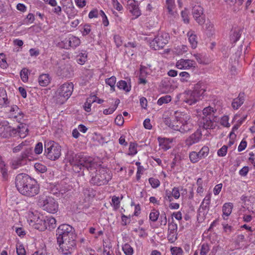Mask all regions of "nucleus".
Wrapping results in <instances>:
<instances>
[{
    "instance_id": "obj_22",
    "label": "nucleus",
    "mask_w": 255,
    "mask_h": 255,
    "mask_svg": "<svg viewBox=\"0 0 255 255\" xmlns=\"http://www.w3.org/2000/svg\"><path fill=\"white\" fill-rule=\"evenodd\" d=\"M233 207L231 203H226L224 204L222 208L223 217L224 219H227V217L231 214Z\"/></svg>"
},
{
    "instance_id": "obj_11",
    "label": "nucleus",
    "mask_w": 255,
    "mask_h": 255,
    "mask_svg": "<svg viewBox=\"0 0 255 255\" xmlns=\"http://www.w3.org/2000/svg\"><path fill=\"white\" fill-rule=\"evenodd\" d=\"M17 130L9 125L6 121L0 122V136L2 138H9L15 134Z\"/></svg>"
},
{
    "instance_id": "obj_57",
    "label": "nucleus",
    "mask_w": 255,
    "mask_h": 255,
    "mask_svg": "<svg viewBox=\"0 0 255 255\" xmlns=\"http://www.w3.org/2000/svg\"><path fill=\"white\" fill-rule=\"evenodd\" d=\"M16 253L18 255H25V250L22 245L19 244L16 246Z\"/></svg>"
},
{
    "instance_id": "obj_40",
    "label": "nucleus",
    "mask_w": 255,
    "mask_h": 255,
    "mask_svg": "<svg viewBox=\"0 0 255 255\" xmlns=\"http://www.w3.org/2000/svg\"><path fill=\"white\" fill-rule=\"evenodd\" d=\"M159 216V212L158 210L153 209L149 214V219L152 222H156Z\"/></svg>"
},
{
    "instance_id": "obj_29",
    "label": "nucleus",
    "mask_w": 255,
    "mask_h": 255,
    "mask_svg": "<svg viewBox=\"0 0 255 255\" xmlns=\"http://www.w3.org/2000/svg\"><path fill=\"white\" fill-rule=\"evenodd\" d=\"M87 60V53L86 51H82L77 56L76 61L80 65H83Z\"/></svg>"
},
{
    "instance_id": "obj_8",
    "label": "nucleus",
    "mask_w": 255,
    "mask_h": 255,
    "mask_svg": "<svg viewBox=\"0 0 255 255\" xmlns=\"http://www.w3.org/2000/svg\"><path fill=\"white\" fill-rule=\"evenodd\" d=\"M38 203L39 206L48 213L54 214L58 210L57 202L51 197H41L39 199Z\"/></svg>"
},
{
    "instance_id": "obj_42",
    "label": "nucleus",
    "mask_w": 255,
    "mask_h": 255,
    "mask_svg": "<svg viewBox=\"0 0 255 255\" xmlns=\"http://www.w3.org/2000/svg\"><path fill=\"white\" fill-rule=\"evenodd\" d=\"M137 144L135 143L130 142L128 148V154L133 155L137 153Z\"/></svg>"
},
{
    "instance_id": "obj_20",
    "label": "nucleus",
    "mask_w": 255,
    "mask_h": 255,
    "mask_svg": "<svg viewBox=\"0 0 255 255\" xmlns=\"http://www.w3.org/2000/svg\"><path fill=\"white\" fill-rule=\"evenodd\" d=\"M198 253H199L200 255H215V252L214 251V250H212L210 251V245L207 243H203L200 245L199 247Z\"/></svg>"
},
{
    "instance_id": "obj_35",
    "label": "nucleus",
    "mask_w": 255,
    "mask_h": 255,
    "mask_svg": "<svg viewBox=\"0 0 255 255\" xmlns=\"http://www.w3.org/2000/svg\"><path fill=\"white\" fill-rule=\"evenodd\" d=\"M241 33L239 30H235L232 32L230 35V40L232 43H236L240 38Z\"/></svg>"
},
{
    "instance_id": "obj_39",
    "label": "nucleus",
    "mask_w": 255,
    "mask_h": 255,
    "mask_svg": "<svg viewBox=\"0 0 255 255\" xmlns=\"http://www.w3.org/2000/svg\"><path fill=\"white\" fill-rule=\"evenodd\" d=\"M209 149L207 146H203L202 149L198 152V158H204L209 153Z\"/></svg>"
},
{
    "instance_id": "obj_6",
    "label": "nucleus",
    "mask_w": 255,
    "mask_h": 255,
    "mask_svg": "<svg viewBox=\"0 0 255 255\" xmlns=\"http://www.w3.org/2000/svg\"><path fill=\"white\" fill-rule=\"evenodd\" d=\"M75 172L78 173L82 169L87 168L88 170L96 169L98 164L94 160H68Z\"/></svg>"
},
{
    "instance_id": "obj_16",
    "label": "nucleus",
    "mask_w": 255,
    "mask_h": 255,
    "mask_svg": "<svg viewBox=\"0 0 255 255\" xmlns=\"http://www.w3.org/2000/svg\"><path fill=\"white\" fill-rule=\"evenodd\" d=\"M202 136V134L201 131L200 130H197L186 138L185 140V144L186 145L190 146L194 144L199 142Z\"/></svg>"
},
{
    "instance_id": "obj_56",
    "label": "nucleus",
    "mask_w": 255,
    "mask_h": 255,
    "mask_svg": "<svg viewBox=\"0 0 255 255\" xmlns=\"http://www.w3.org/2000/svg\"><path fill=\"white\" fill-rule=\"evenodd\" d=\"M52 6L53 7L52 10V12L58 16L60 15L62 12V8L60 6L58 5L57 2H56V6Z\"/></svg>"
},
{
    "instance_id": "obj_10",
    "label": "nucleus",
    "mask_w": 255,
    "mask_h": 255,
    "mask_svg": "<svg viewBox=\"0 0 255 255\" xmlns=\"http://www.w3.org/2000/svg\"><path fill=\"white\" fill-rule=\"evenodd\" d=\"M169 35L165 32L159 33L150 42L151 48L157 50L163 48L168 43Z\"/></svg>"
},
{
    "instance_id": "obj_5",
    "label": "nucleus",
    "mask_w": 255,
    "mask_h": 255,
    "mask_svg": "<svg viewBox=\"0 0 255 255\" xmlns=\"http://www.w3.org/2000/svg\"><path fill=\"white\" fill-rule=\"evenodd\" d=\"M72 83H65L61 85L55 93V97L58 102L63 104L71 96L73 91Z\"/></svg>"
},
{
    "instance_id": "obj_30",
    "label": "nucleus",
    "mask_w": 255,
    "mask_h": 255,
    "mask_svg": "<svg viewBox=\"0 0 255 255\" xmlns=\"http://www.w3.org/2000/svg\"><path fill=\"white\" fill-rule=\"evenodd\" d=\"M205 30L209 35H212L215 31L214 24L210 20H208L205 25Z\"/></svg>"
},
{
    "instance_id": "obj_50",
    "label": "nucleus",
    "mask_w": 255,
    "mask_h": 255,
    "mask_svg": "<svg viewBox=\"0 0 255 255\" xmlns=\"http://www.w3.org/2000/svg\"><path fill=\"white\" fill-rule=\"evenodd\" d=\"M28 128L25 125H22L21 127H19V130L18 131L19 136L21 137H24L28 132Z\"/></svg>"
},
{
    "instance_id": "obj_59",
    "label": "nucleus",
    "mask_w": 255,
    "mask_h": 255,
    "mask_svg": "<svg viewBox=\"0 0 255 255\" xmlns=\"http://www.w3.org/2000/svg\"><path fill=\"white\" fill-rule=\"evenodd\" d=\"M43 151V145L42 142L37 143L35 147L34 151L37 154H39L42 153Z\"/></svg>"
},
{
    "instance_id": "obj_46",
    "label": "nucleus",
    "mask_w": 255,
    "mask_h": 255,
    "mask_svg": "<svg viewBox=\"0 0 255 255\" xmlns=\"http://www.w3.org/2000/svg\"><path fill=\"white\" fill-rule=\"evenodd\" d=\"M8 64L6 61L5 55L3 53L0 54V67L3 69L7 67Z\"/></svg>"
},
{
    "instance_id": "obj_51",
    "label": "nucleus",
    "mask_w": 255,
    "mask_h": 255,
    "mask_svg": "<svg viewBox=\"0 0 255 255\" xmlns=\"http://www.w3.org/2000/svg\"><path fill=\"white\" fill-rule=\"evenodd\" d=\"M188 11L186 9L181 11V15L184 23H188L189 19L188 18Z\"/></svg>"
},
{
    "instance_id": "obj_25",
    "label": "nucleus",
    "mask_w": 255,
    "mask_h": 255,
    "mask_svg": "<svg viewBox=\"0 0 255 255\" xmlns=\"http://www.w3.org/2000/svg\"><path fill=\"white\" fill-rule=\"evenodd\" d=\"M51 81V78L48 74H42L38 78V83L41 86H47Z\"/></svg>"
},
{
    "instance_id": "obj_23",
    "label": "nucleus",
    "mask_w": 255,
    "mask_h": 255,
    "mask_svg": "<svg viewBox=\"0 0 255 255\" xmlns=\"http://www.w3.org/2000/svg\"><path fill=\"white\" fill-rule=\"evenodd\" d=\"M8 165L4 160H0V171L2 175L3 180H6L8 177Z\"/></svg>"
},
{
    "instance_id": "obj_4",
    "label": "nucleus",
    "mask_w": 255,
    "mask_h": 255,
    "mask_svg": "<svg viewBox=\"0 0 255 255\" xmlns=\"http://www.w3.org/2000/svg\"><path fill=\"white\" fill-rule=\"evenodd\" d=\"M205 92V86L201 82L194 85L193 90L184 91L181 95L182 101L189 105H192L198 102Z\"/></svg>"
},
{
    "instance_id": "obj_43",
    "label": "nucleus",
    "mask_w": 255,
    "mask_h": 255,
    "mask_svg": "<svg viewBox=\"0 0 255 255\" xmlns=\"http://www.w3.org/2000/svg\"><path fill=\"white\" fill-rule=\"evenodd\" d=\"M34 168L36 171L42 173L47 171L46 166L40 163H36L34 165Z\"/></svg>"
},
{
    "instance_id": "obj_31",
    "label": "nucleus",
    "mask_w": 255,
    "mask_h": 255,
    "mask_svg": "<svg viewBox=\"0 0 255 255\" xmlns=\"http://www.w3.org/2000/svg\"><path fill=\"white\" fill-rule=\"evenodd\" d=\"M96 99L97 97L96 96H92L87 99V101L84 104V110L86 112H89L91 111L92 104L96 102Z\"/></svg>"
},
{
    "instance_id": "obj_64",
    "label": "nucleus",
    "mask_w": 255,
    "mask_h": 255,
    "mask_svg": "<svg viewBox=\"0 0 255 255\" xmlns=\"http://www.w3.org/2000/svg\"><path fill=\"white\" fill-rule=\"evenodd\" d=\"M172 195L175 199H178L180 197V192L178 188L174 187L171 192Z\"/></svg>"
},
{
    "instance_id": "obj_33",
    "label": "nucleus",
    "mask_w": 255,
    "mask_h": 255,
    "mask_svg": "<svg viewBox=\"0 0 255 255\" xmlns=\"http://www.w3.org/2000/svg\"><path fill=\"white\" fill-rule=\"evenodd\" d=\"M117 86L120 90H123L126 92H129L130 90V87H129L127 83L124 80H121L117 83Z\"/></svg>"
},
{
    "instance_id": "obj_60",
    "label": "nucleus",
    "mask_w": 255,
    "mask_h": 255,
    "mask_svg": "<svg viewBox=\"0 0 255 255\" xmlns=\"http://www.w3.org/2000/svg\"><path fill=\"white\" fill-rule=\"evenodd\" d=\"M100 14L102 17L103 23L105 26H107L109 23L108 18L103 10L100 11Z\"/></svg>"
},
{
    "instance_id": "obj_44",
    "label": "nucleus",
    "mask_w": 255,
    "mask_h": 255,
    "mask_svg": "<svg viewBox=\"0 0 255 255\" xmlns=\"http://www.w3.org/2000/svg\"><path fill=\"white\" fill-rule=\"evenodd\" d=\"M120 201L119 197L113 196L112 199V205L115 210L118 209L120 207Z\"/></svg>"
},
{
    "instance_id": "obj_48",
    "label": "nucleus",
    "mask_w": 255,
    "mask_h": 255,
    "mask_svg": "<svg viewBox=\"0 0 255 255\" xmlns=\"http://www.w3.org/2000/svg\"><path fill=\"white\" fill-rule=\"evenodd\" d=\"M222 226L223 228V233L227 235H230L234 231L233 227L227 224H223Z\"/></svg>"
},
{
    "instance_id": "obj_45",
    "label": "nucleus",
    "mask_w": 255,
    "mask_h": 255,
    "mask_svg": "<svg viewBox=\"0 0 255 255\" xmlns=\"http://www.w3.org/2000/svg\"><path fill=\"white\" fill-rule=\"evenodd\" d=\"M170 251L172 255H183V251L180 247H172L170 249Z\"/></svg>"
},
{
    "instance_id": "obj_3",
    "label": "nucleus",
    "mask_w": 255,
    "mask_h": 255,
    "mask_svg": "<svg viewBox=\"0 0 255 255\" xmlns=\"http://www.w3.org/2000/svg\"><path fill=\"white\" fill-rule=\"evenodd\" d=\"M15 184L17 190L23 195L33 197L39 193L37 181L27 174H18L15 177Z\"/></svg>"
},
{
    "instance_id": "obj_36",
    "label": "nucleus",
    "mask_w": 255,
    "mask_h": 255,
    "mask_svg": "<svg viewBox=\"0 0 255 255\" xmlns=\"http://www.w3.org/2000/svg\"><path fill=\"white\" fill-rule=\"evenodd\" d=\"M214 113V108L210 106L205 108L203 110V114L205 117H213Z\"/></svg>"
},
{
    "instance_id": "obj_28",
    "label": "nucleus",
    "mask_w": 255,
    "mask_h": 255,
    "mask_svg": "<svg viewBox=\"0 0 255 255\" xmlns=\"http://www.w3.org/2000/svg\"><path fill=\"white\" fill-rule=\"evenodd\" d=\"M211 197V193H209L204 198L200 205V208L204 210H209Z\"/></svg>"
},
{
    "instance_id": "obj_63",
    "label": "nucleus",
    "mask_w": 255,
    "mask_h": 255,
    "mask_svg": "<svg viewBox=\"0 0 255 255\" xmlns=\"http://www.w3.org/2000/svg\"><path fill=\"white\" fill-rule=\"evenodd\" d=\"M228 147L226 145H223L220 149L218 151V155L219 156H224L226 155Z\"/></svg>"
},
{
    "instance_id": "obj_58",
    "label": "nucleus",
    "mask_w": 255,
    "mask_h": 255,
    "mask_svg": "<svg viewBox=\"0 0 255 255\" xmlns=\"http://www.w3.org/2000/svg\"><path fill=\"white\" fill-rule=\"evenodd\" d=\"M112 5L118 11H121L123 9V7L118 0H111Z\"/></svg>"
},
{
    "instance_id": "obj_55",
    "label": "nucleus",
    "mask_w": 255,
    "mask_h": 255,
    "mask_svg": "<svg viewBox=\"0 0 255 255\" xmlns=\"http://www.w3.org/2000/svg\"><path fill=\"white\" fill-rule=\"evenodd\" d=\"M220 124L221 125L226 127H230V124L229 123V117L227 116H223L220 120Z\"/></svg>"
},
{
    "instance_id": "obj_38",
    "label": "nucleus",
    "mask_w": 255,
    "mask_h": 255,
    "mask_svg": "<svg viewBox=\"0 0 255 255\" xmlns=\"http://www.w3.org/2000/svg\"><path fill=\"white\" fill-rule=\"evenodd\" d=\"M171 101V97L169 95H166L160 97L157 101V104L161 106L163 104H167Z\"/></svg>"
},
{
    "instance_id": "obj_54",
    "label": "nucleus",
    "mask_w": 255,
    "mask_h": 255,
    "mask_svg": "<svg viewBox=\"0 0 255 255\" xmlns=\"http://www.w3.org/2000/svg\"><path fill=\"white\" fill-rule=\"evenodd\" d=\"M103 255H114L113 251L111 249V246H106L104 245Z\"/></svg>"
},
{
    "instance_id": "obj_34",
    "label": "nucleus",
    "mask_w": 255,
    "mask_h": 255,
    "mask_svg": "<svg viewBox=\"0 0 255 255\" xmlns=\"http://www.w3.org/2000/svg\"><path fill=\"white\" fill-rule=\"evenodd\" d=\"M119 103H120V100L118 99H116V100L115 102V104L112 107H111L109 109H105L104 110V111H103L104 114L107 115H110V114H112V113H113L117 109Z\"/></svg>"
},
{
    "instance_id": "obj_15",
    "label": "nucleus",
    "mask_w": 255,
    "mask_h": 255,
    "mask_svg": "<svg viewBox=\"0 0 255 255\" xmlns=\"http://www.w3.org/2000/svg\"><path fill=\"white\" fill-rule=\"evenodd\" d=\"M177 225L173 221L168 223L167 239L169 242L174 243L177 239Z\"/></svg>"
},
{
    "instance_id": "obj_27",
    "label": "nucleus",
    "mask_w": 255,
    "mask_h": 255,
    "mask_svg": "<svg viewBox=\"0 0 255 255\" xmlns=\"http://www.w3.org/2000/svg\"><path fill=\"white\" fill-rule=\"evenodd\" d=\"M22 114L21 111L16 105H12L9 110V116L12 118H17Z\"/></svg>"
},
{
    "instance_id": "obj_53",
    "label": "nucleus",
    "mask_w": 255,
    "mask_h": 255,
    "mask_svg": "<svg viewBox=\"0 0 255 255\" xmlns=\"http://www.w3.org/2000/svg\"><path fill=\"white\" fill-rule=\"evenodd\" d=\"M49 223V230H51L56 227V221L55 218L52 217H48Z\"/></svg>"
},
{
    "instance_id": "obj_7",
    "label": "nucleus",
    "mask_w": 255,
    "mask_h": 255,
    "mask_svg": "<svg viewBox=\"0 0 255 255\" xmlns=\"http://www.w3.org/2000/svg\"><path fill=\"white\" fill-rule=\"evenodd\" d=\"M45 153L47 158L58 159L61 155V147L53 141L47 140L44 143Z\"/></svg>"
},
{
    "instance_id": "obj_32",
    "label": "nucleus",
    "mask_w": 255,
    "mask_h": 255,
    "mask_svg": "<svg viewBox=\"0 0 255 255\" xmlns=\"http://www.w3.org/2000/svg\"><path fill=\"white\" fill-rule=\"evenodd\" d=\"M117 79L115 76H112L110 78L106 79V84L110 86V91L113 92L115 91V84Z\"/></svg>"
},
{
    "instance_id": "obj_2",
    "label": "nucleus",
    "mask_w": 255,
    "mask_h": 255,
    "mask_svg": "<svg viewBox=\"0 0 255 255\" xmlns=\"http://www.w3.org/2000/svg\"><path fill=\"white\" fill-rule=\"evenodd\" d=\"M169 113L166 112L163 115V122L173 130L182 133L189 132L193 128L190 116L185 112L176 111L169 117Z\"/></svg>"
},
{
    "instance_id": "obj_17",
    "label": "nucleus",
    "mask_w": 255,
    "mask_h": 255,
    "mask_svg": "<svg viewBox=\"0 0 255 255\" xmlns=\"http://www.w3.org/2000/svg\"><path fill=\"white\" fill-rule=\"evenodd\" d=\"M128 9L130 12L136 18L141 15V12L138 6L134 0H129L128 1Z\"/></svg>"
},
{
    "instance_id": "obj_61",
    "label": "nucleus",
    "mask_w": 255,
    "mask_h": 255,
    "mask_svg": "<svg viewBox=\"0 0 255 255\" xmlns=\"http://www.w3.org/2000/svg\"><path fill=\"white\" fill-rule=\"evenodd\" d=\"M159 222L161 225L165 226L167 224V218L166 214L164 212H163L160 215L159 218Z\"/></svg>"
},
{
    "instance_id": "obj_26",
    "label": "nucleus",
    "mask_w": 255,
    "mask_h": 255,
    "mask_svg": "<svg viewBox=\"0 0 255 255\" xmlns=\"http://www.w3.org/2000/svg\"><path fill=\"white\" fill-rule=\"evenodd\" d=\"M187 36L189 41L193 48H195L197 45V36L194 31L190 30L188 32Z\"/></svg>"
},
{
    "instance_id": "obj_12",
    "label": "nucleus",
    "mask_w": 255,
    "mask_h": 255,
    "mask_svg": "<svg viewBox=\"0 0 255 255\" xmlns=\"http://www.w3.org/2000/svg\"><path fill=\"white\" fill-rule=\"evenodd\" d=\"M80 43L81 41L78 37L73 35H69L62 41L61 43H59V45L62 48L69 49L70 48H75L79 46Z\"/></svg>"
},
{
    "instance_id": "obj_41",
    "label": "nucleus",
    "mask_w": 255,
    "mask_h": 255,
    "mask_svg": "<svg viewBox=\"0 0 255 255\" xmlns=\"http://www.w3.org/2000/svg\"><path fill=\"white\" fill-rule=\"evenodd\" d=\"M123 251L126 255H132L133 250L132 248L128 244H126L123 246Z\"/></svg>"
},
{
    "instance_id": "obj_21",
    "label": "nucleus",
    "mask_w": 255,
    "mask_h": 255,
    "mask_svg": "<svg viewBox=\"0 0 255 255\" xmlns=\"http://www.w3.org/2000/svg\"><path fill=\"white\" fill-rule=\"evenodd\" d=\"M173 140V139L165 137L158 138L159 146L161 149L164 150H167L170 148V144L172 142Z\"/></svg>"
},
{
    "instance_id": "obj_14",
    "label": "nucleus",
    "mask_w": 255,
    "mask_h": 255,
    "mask_svg": "<svg viewBox=\"0 0 255 255\" xmlns=\"http://www.w3.org/2000/svg\"><path fill=\"white\" fill-rule=\"evenodd\" d=\"M196 65V62L193 60L182 58L176 62L175 67L180 70H189L194 69Z\"/></svg>"
},
{
    "instance_id": "obj_52",
    "label": "nucleus",
    "mask_w": 255,
    "mask_h": 255,
    "mask_svg": "<svg viewBox=\"0 0 255 255\" xmlns=\"http://www.w3.org/2000/svg\"><path fill=\"white\" fill-rule=\"evenodd\" d=\"M149 183L153 188H157L160 185V182L157 179L150 178L148 179Z\"/></svg>"
},
{
    "instance_id": "obj_47",
    "label": "nucleus",
    "mask_w": 255,
    "mask_h": 255,
    "mask_svg": "<svg viewBox=\"0 0 255 255\" xmlns=\"http://www.w3.org/2000/svg\"><path fill=\"white\" fill-rule=\"evenodd\" d=\"M28 70L27 69L24 68L21 71V72L20 73V75L21 80L23 82H26L28 81Z\"/></svg>"
},
{
    "instance_id": "obj_1",
    "label": "nucleus",
    "mask_w": 255,
    "mask_h": 255,
    "mask_svg": "<svg viewBox=\"0 0 255 255\" xmlns=\"http://www.w3.org/2000/svg\"><path fill=\"white\" fill-rule=\"evenodd\" d=\"M56 236L59 252L65 255L71 254L76 245L74 229L68 224H62L57 229Z\"/></svg>"
},
{
    "instance_id": "obj_49",
    "label": "nucleus",
    "mask_w": 255,
    "mask_h": 255,
    "mask_svg": "<svg viewBox=\"0 0 255 255\" xmlns=\"http://www.w3.org/2000/svg\"><path fill=\"white\" fill-rule=\"evenodd\" d=\"M179 76L181 77L180 81L182 83L187 82L190 77V74L187 72H180Z\"/></svg>"
},
{
    "instance_id": "obj_24",
    "label": "nucleus",
    "mask_w": 255,
    "mask_h": 255,
    "mask_svg": "<svg viewBox=\"0 0 255 255\" xmlns=\"http://www.w3.org/2000/svg\"><path fill=\"white\" fill-rule=\"evenodd\" d=\"M245 101L243 95L239 94V96L233 100L232 103V107L234 110H237L244 103Z\"/></svg>"
},
{
    "instance_id": "obj_62",
    "label": "nucleus",
    "mask_w": 255,
    "mask_h": 255,
    "mask_svg": "<svg viewBox=\"0 0 255 255\" xmlns=\"http://www.w3.org/2000/svg\"><path fill=\"white\" fill-rule=\"evenodd\" d=\"M91 31V26L89 24H86L83 26V29L82 31V35L84 36L87 35L90 33Z\"/></svg>"
},
{
    "instance_id": "obj_19",
    "label": "nucleus",
    "mask_w": 255,
    "mask_h": 255,
    "mask_svg": "<svg viewBox=\"0 0 255 255\" xmlns=\"http://www.w3.org/2000/svg\"><path fill=\"white\" fill-rule=\"evenodd\" d=\"M202 124L205 129H213L216 126V122L214 117H204Z\"/></svg>"
},
{
    "instance_id": "obj_18",
    "label": "nucleus",
    "mask_w": 255,
    "mask_h": 255,
    "mask_svg": "<svg viewBox=\"0 0 255 255\" xmlns=\"http://www.w3.org/2000/svg\"><path fill=\"white\" fill-rule=\"evenodd\" d=\"M10 100L8 99L6 90L0 87V107L6 108L9 106Z\"/></svg>"
},
{
    "instance_id": "obj_37",
    "label": "nucleus",
    "mask_w": 255,
    "mask_h": 255,
    "mask_svg": "<svg viewBox=\"0 0 255 255\" xmlns=\"http://www.w3.org/2000/svg\"><path fill=\"white\" fill-rule=\"evenodd\" d=\"M23 160H10L9 164L13 169H18L23 166L25 163L22 162Z\"/></svg>"
},
{
    "instance_id": "obj_13",
    "label": "nucleus",
    "mask_w": 255,
    "mask_h": 255,
    "mask_svg": "<svg viewBox=\"0 0 255 255\" xmlns=\"http://www.w3.org/2000/svg\"><path fill=\"white\" fill-rule=\"evenodd\" d=\"M192 15L195 21L200 25H203L205 22V15L203 8L199 5H195L192 8Z\"/></svg>"
},
{
    "instance_id": "obj_9",
    "label": "nucleus",
    "mask_w": 255,
    "mask_h": 255,
    "mask_svg": "<svg viewBox=\"0 0 255 255\" xmlns=\"http://www.w3.org/2000/svg\"><path fill=\"white\" fill-rule=\"evenodd\" d=\"M111 178L110 173L102 168L99 170L95 176H92L90 182L94 185L101 186L107 184Z\"/></svg>"
}]
</instances>
